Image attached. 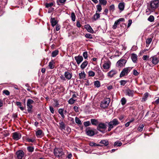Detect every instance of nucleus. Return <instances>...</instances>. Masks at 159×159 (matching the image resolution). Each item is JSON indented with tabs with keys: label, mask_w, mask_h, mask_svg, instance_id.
I'll return each instance as SVG.
<instances>
[{
	"label": "nucleus",
	"mask_w": 159,
	"mask_h": 159,
	"mask_svg": "<svg viewBox=\"0 0 159 159\" xmlns=\"http://www.w3.org/2000/svg\"><path fill=\"white\" fill-rule=\"evenodd\" d=\"M107 125L104 123H100L99 124L98 126L97 127L98 130L100 129H105L107 128Z\"/></svg>",
	"instance_id": "dca6fc26"
},
{
	"label": "nucleus",
	"mask_w": 159,
	"mask_h": 159,
	"mask_svg": "<svg viewBox=\"0 0 159 159\" xmlns=\"http://www.w3.org/2000/svg\"><path fill=\"white\" fill-rule=\"evenodd\" d=\"M117 73V71L116 70H112L107 73V76L110 78L113 77Z\"/></svg>",
	"instance_id": "9d476101"
},
{
	"label": "nucleus",
	"mask_w": 159,
	"mask_h": 159,
	"mask_svg": "<svg viewBox=\"0 0 159 159\" xmlns=\"http://www.w3.org/2000/svg\"><path fill=\"white\" fill-rule=\"evenodd\" d=\"M132 23V20H128V24L127 27L128 28L131 25Z\"/></svg>",
	"instance_id": "69168bd1"
},
{
	"label": "nucleus",
	"mask_w": 159,
	"mask_h": 159,
	"mask_svg": "<svg viewBox=\"0 0 159 159\" xmlns=\"http://www.w3.org/2000/svg\"><path fill=\"white\" fill-rule=\"evenodd\" d=\"M75 100H74L73 98H71L68 101V103L70 104H72L75 102Z\"/></svg>",
	"instance_id": "3c124183"
},
{
	"label": "nucleus",
	"mask_w": 159,
	"mask_h": 159,
	"mask_svg": "<svg viewBox=\"0 0 159 159\" xmlns=\"http://www.w3.org/2000/svg\"><path fill=\"white\" fill-rule=\"evenodd\" d=\"M73 109L75 112H79L78 107L77 106H75L73 107Z\"/></svg>",
	"instance_id": "680f3d73"
},
{
	"label": "nucleus",
	"mask_w": 159,
	"mask_h": 159,
	"mask_svg": "<svg viewBox=\"0 0 159 159\" xmlns=\"http://www.w3.org/2000/svg\"><path fill=\"white\" fill-rule=\"evenodd\" d=\"M99 2L100 4L104 6L106 5L107 3L106 0H100Z\"/></svg>",
	"instance_id": "4c0bfd02"
},
{
	"label": "nucleus",
	"mask_w": 159,
	"mask_h": 159,
	"mask_svg": "<svg viewBox=\"0 0 159 159\" xmlns=\"http://www.w3.org/2000/svg\"><path fill=\"white\" fill-rule=\"evenodd\" d=\"M36 135L38 138H41L43 136L42 131L41 130H37L35 133Z\"/></svg>",
	"instance_id": "393cba45"
},
{
	"label": "nucleus",
	"mask_w": 159,
	"mask_h": 159,
	"mask_svg": "<svg viewBox=\"0 0 159 159\" xmlns=\"http://www.w3.org/2000/svg\"><path fill=\"white\" fill-rule=\"evenodd\" d=\"M154 17L152 15L150 16L148 18V20L151 22H152L154 20Z\"/></svg>",
	"instance_id": "09e8293b"
},
{
	"label": "nucleus",
	"mask_w": 159,
	"mask_h": 159,
	"mask_svg": "<svg viewBox=\"0 0 159 159\" xmlns=\"http://www.w3.org/2000/svg\"><path fill=\"white\" fill-rule=\"evenodd\" d=\"M110 102V99L108 98H106L101 102L100 107L103 108H105L107 107Z\"/></svg>",
	"instance_id": "7ed1b4c3"
},
{
	"label": "nucleus",
	"mask_w": 159,
	"mask_h": 159,
	"mask_svg": "<svg viewBox=\"0 0 159 159\" xmlns=\"http://www.w3.org/2000/svg\"><path fill=\"white\" fill-rule=\"evenodd\" d=\"M119 124V122L118 121L117 119H114L109 122L108 125L113 126V127L114 126H116Z\"/></svg>",
	"instance_id": "1a4fd4ad"
},
{
	"label": "nucleus",
	"mask_w": 159,
	"mask_h": 159,
	"mask_svg": "<svg viewBox=\"0 0 159 159\" xmlns=\"http://www.w3.org/2000/svg\"><path fill=\"white\" fill-rule=\"evenodd\" d=\"M85 28L87 30V31L91 33H93L94 31L92 29L90 25H85Z\"/></svg>",
	"instance_id": "6ab92c4d"
},
{
	"label": "nucleus",
	"mask_w": 159,
	"mask_h": 159,
	"mask_svg": "<svg viewBox=\"0 0 159 159\" xmlns=\"http://www.w3.org/2000/svg\"><path fill=\"white\" fill-rule=\"evenodd\" d=\"M133 74L135 76H137L139 74V73L136 70H134Z\"/></svg>",
	"instance_id": "338daca9"
},
{
	"label": "nucleus",
	"mask_w": 159,
	"mask_h": 159,
	"mask_svg": "<svg viewBox=\"0 0 159 159\" xmlns=\"http://www.w3.org/2000/svg\"><path fill=\"white\" fill-rule=\"evenodd\" d=\"M85 37L87 38L92 39L93 38L92 35L90 34H87L85 35Z\"/></svg>",
	"instance_id": "864d4df0"
},
{
	"label": "nucleus",
	"mask_w": 159,
	"mask_h": 159,
	"mask_svg": "<svg viewBox=\"0 0 159 159\" xmlns=\"http://www.w3.org/2000/svg\"><path fill=\"white\" fill-rule=\"evenodd\" d=\"M27 150L29 152H32L34 150V148L32 146H29L27 148Z\"/></svg>",
	"instance_id": "c03bdc74"
},
{
	"label": "nucleus",
	"mask_w": 159,
	"mask_h": 159,
	"mask_svg": "<svg viewBox=\"0 0 159 159\" xmlns=\"http://www.w3.org/2000/svg\"><path fill=\"white\" fill-rule=\"evenodd\" d=\"M3 93L7 95H9L10 94V92L7 90H4L3 91Z\"/></svg>",
	"instance_id": "13d9d810"
},
{
	"label": "nucleus",
	"mask_w": 159,
	"mask_h": 159,
	"mask_svg": "<svg viewBox=\"0 0 159 159\" xmlns=\"http://www.w3.org/2000/svg\"><path fill=\"white\" fill-rule=\"evenodd\" d=\"M96 7L97 10L96 11H97V12H100L102 10V7L101 6L100 4H98L97 5Z\"/></svg>",
	"instance_id": "37998d69"
},
{
	"label": "nucleus",
	"mask_w": 159,
	"mask_h": 159,
	"mask_svg": "<svg viewBox=\"0 0 159 159\" xmlns=\"http://www.w3.org/2000/svg\"><path fill=\"white\" fill-rule=\"evenodd\" d=\"M75 121L76 123L79 125H81L82 124L81 120L77 117L75 118Z\"/></svg>",
	"instance_id": "f704fd0d"
},
{
	"label": "nucleus",
	"mask_w": 159,
	"mask_h": 159,
	"mask_svg": "<svg viewBox=\"0 0 159 159\" xmlns=\"http://www.w3.org/2000/svg\"><path fill=\"white\" fill-rule=\"evenodd\" d=\"M71 18L73 21H75V16L74 12L71 13Z\"/></svg>",
	"instance_id": "a19ab883"
},
{
	"label": "nucleus",
	"mask_w": 159,
	"mask_h": 159,
	"mask_svg": "<svg viewBox=\"0 0 159 159\" xmlns=\"http://www.w3.org/2000/svg\"><path fill=\"white\" fill-rule=\"evenodd\" d=\"M85 132L86 134L89 136H92L94 135V131L89 128L87 129Z\"/></svg>",
	"instance_id": "ddd939ff"
},
{
	"label": "nucleus",
	"mask_w": 159,
	"mask_h": 159,
	"mask_svg": "<svg viewBox=\"0 0 159 159\" xmlns=\"http://www.w3.org/2000/svg\"><path fill=\"white\" fill-rule=\"evenodd\" d=\"M54 4V3L53 2H52L49 3H46L45 4V7L46 8H51V7L53 6Z\"/></svg>",
	"instance_id": "473e14b6"
},
{
	"label": "nucleus",
	"mask_w": 159,
	"mask_h": 159,
	"mask_svg": "<svg viewBox=\"0 0 159 159\" xmlns=\"http://www.w3.org/2000/svg\"><path fill=\"white\" fill-rule=\"evenodd\" d=\"M89 145L91 147L101 146V145L99 144H97L94 142H90Z\"/></svg>",
	"instance_id": "72a5a7b5"
},
{
	"label": "nucleus",
	"mask_w": 159,
	"mask_h": 159,
	"mask_svg": "<svg viewBox=\"0 0 159 159\" xmlns=\"http://www.w3.org/2000/svg\"><path fill=\"white\" fill-rule=\"evenodd\" d=\"M159 3V2L157 0L152 1L150 3V7L153 10L158 7Z\"/></svg>",
	"instance_id": "423d86ee"
},
{
	"label": "nucleus",
	"mask_w": 159,
	"mask_h": 159,
	"mask_svg": "<svg viewBox=\"0 0 159 159\" xmlns=\"http://www.w3.org/2000/svg\"><path fill=\"white\" fill-rule=\"evenodd\" d=\"M34 101L30 99H28L27 102V111L29 113L32 112L33 106L32 104L34 103Z\"/></svg>",
	"instance_id": "20e7f679"
},
{
	"label": "nucleus",
	"mask_w": 159,
	"mask_h": 159,
	"mask_svg": "<svg viewBox=\"0 0 159 159\" xmlns=\"http://www.w3.org/2000/svg\"><path fill=\"white\" fill-rule=\"evenodd\" d=\"M79 75L80 79H84L85 78L86 74L84 71L79 73Z\"/></svg>",
	"instance_id": "c756f323"
},
{
	"label": "nucleus",
	"mask_w": 159,
	"mask_h": 159,
	"mask_svg": "<svg viewBox=\"0 0 159 159\" xmlns=\"http://www.w3.org/2000/svg\"><path fill=\"white\" fill-rule=\"evenodd\" d=\"M144 127V125L143 124L140 125L138 128V131H142L143 130Z\"/></svg>",
	"instance_id": "8fccbe9b"
},
{
	"label": "nucleus",
	"mask_w": 159,
	"mask_h": 159,
	"mask_svg": "<svg viewBox=\"0 0 159 159\" xmlns=\"http://www.w3.org/2000/svg\"><path fill=\"white\" fill-rule=\"evenodd\" d=\"M90 121L92 125H93L96 126L98 124V121L96 119H92L90 120Z\"/></svg>",
	"instance_id": "bb28decb"
},
{
	"label": "nucleus",
	"mask_w": 159,
	"mask_h": 159,
	"mask_svg": "<svg viewBox=\"0 0 159 159\" xmlns=\"http://www.w3.org/2000/svg\"><path fill=\"white\" fill-rule=\"evenodd\" d=\"M54 102H55V103L54 104V106L55 107H58L59 106L60 104L57 101L55 100L54 101Z\"/></svg>",
	"instance_id": "bf43d9fd"
},
{
	"label": "nucleus",
	"mask_w": 159,
	"mask_h": 159,
	"mask_svg": "<svg viewBox=\"0 0 159 159\" xmlns=\"http://www.w3.org/2000/svg\"><path fill=\"white\" fill-rule=\"evenodd\" d=\"M119 24V23L118 22L117 20H116L115 21V23L113 25V26L112 28L113 29H115L117 26V25Z\"/></svg>",
	"instance_id": "de8ad7c7"
},
{
	"label": "nucleus",
	"mask_w": 159,
	"mask_h": 159,
	"mask_svg": "<svg viewBox=\"0 0 159 159\" xmlns=\"http://www.w3.org/2000/svg\"><path fill=\"white\" fill-rule=\"evenodd\" d=\"M54 153L56 157H61L64 154L62 149L57 148L54 149Z\"/></svg>",
	"instance_id": "f03ea898"
},
{
	"label": "nucleus",
	"mask_w": 159,
	"mask_h": 159,
	"mask_svg": "<svg viewBox=\"0 0 159 159\" xmlns=\"http://www.w3.org/2000/svg\"><path fill=\"white\" fill-rule=\"evenodd\" d=\"M103 63L102 67L103 69L107 70H103V71L106 72L110 68L111 65V63L108 59L104 61Z\"/></svg>",
	"instance_id": "f257e3e1"
},
{
	"label": "nucleus",
	"mask_w": 159,
	"mask_h": 159,
	"mask_svg": "<svg viewBox=\"0 0 159 159\" xmlns=\"http://www.w3.org/2000/svg\"><path fill=\"white\" fill-rule=\"evenodd\" d=\"M75 59L78 65L82 62L83 60V57L80 55L75 57Z\"/></svg>",
	"instance_id": "f8f14e48"
},
{
	"label": "nucleus",
	"mask_w": 159,
	"mask_h": 159,
	"mask_svg": "<svg viewBox=\"0 0 159 159\" xmlns=\"http://www.w3.org/2000/svg\"><path fill=\"white\" fill-rule=\"evenodd\" d=\"M126 62V60L121 59L117 61V63L119 66L122 67L125 66Z\"/></svg>",
	"instance_id": "4468645a"
},
{
	"label": "nucleus",
	"mask_w": 159,
	"mask_h": 159,
	"mask_svg": "<svg viewBox=\"0 0 159 159\" xmlns=\"http://www.w3.org/2000/svg\"><path fill=\"white\" fill-rule=\"evenodd\" d=\"M49 109L51 113H52V114H53L54 113V109L51 106H50Z\"/></svg>",
	"instance_id": "052dcab7"
},
{
	"label": "nucleus",
	"mask_w": 159,
	"mask_h": 159,
	"mask_svg": "<svg viewBox=\"0 0 159 159\" xmlns=\"http://www.w3.org/2000/svg\"><path fill=\"white\" fill-rule=\"evenodd\" d=\"M27 141L28 142H34V139H30V138H27L26 139Z\"/></svg>",
	"instance_id": "e2e57ef3"
},
{
	"label": "nucleus",
	"mask_w": 159,
	"mask_h": 159,
	"mask_svg": "<svg viewBox=\"0 0 159 159\" xmlns=\"http://www.w3.org/2000/svg\"><path fill=\"white\" fill-rule=\"evenodd\" d=\"M55 62L54 61L52 60L49 63L48 66V67L51 69H53L55 67Z\"/></svg>",
	"instance_id": "5701e85b"
},
{
	"label": "nucleus",
	"mask_w": 159,
	"mask_h": 159,
	"mask_svg": "<svg viewBox=\"0 0 159 159\" xmlns=\"http://www.w3.org/2000/svg\"><path fill=\"white\" fill-rule=\"evenodd\" d=\"M127 80H121L120 81V84L121 86H124L125 85L127 82Z\"/></svg>",
	"instance_id": "49530a36"
},
{
	"label": "nucleus",
	"mask_w": 159,
	"mask_h": 159,
	"mask_svg": "<svg viewBox=\"0 0 159 159\" xmlns=\"http://www.w3.org/2000/svg\"><path fill=\"white\" fill-rule=\"evenodd\" d=\"M64 109L63 108H60L59 109L58 111L59 113L61 115L63 119H64L65 118V116L64 113Z\"/></svg>",
	"instance_id": "b1692460"
},
{
	"label": "nucleus",
	"mask_w": 159,
	"mask_h": 159,
	"mask_svg": "<svg viewBox=\"0 0 159 159\" xmlns=\"http://www.w3.org/2000/svg\"><path fill=\"white\" fill-rule=\"evenodd\" d=\"M131 58L134 63H136L137 60V56L136 54L132 53L131 55Z\"/></svg>",
	"instance_id": "a211bd4d"
},
{
	"label": "nucleus",
	"mask_w": 159,
	"mask_h": 159,
	"mask_svg": "<svg viewBox=\"0 0 159 159\" xmlns=\"http://www.w3.org/2000/svg\"><path fill=\"white\" fill-rule=\"evenodd\" d=\"M24 153L23 150H20L16 152L17 159H22L24 156Z\"/></svg>",
	"instance_id": "6e6552de"
},
{
	"label": "nucleus",
	"mask_w": 159,
	"mask_h": 159,
	"mask_svg": "<svg viewBox=\"0 0 159 159\" xmlns=\"http://www.w3.org/2000/svg\"><path fill=\"white\" fill-rule=\"evenodd\" d=\"M149 56L148 55H144L143 57V60H146L147 59H148L149 58Z\"/></svg>",
	"instance_id": "4d7b16f0"
},
{
	"label": "nucleus",
	"mask_w": 159,
	"mask_h": 159,
	"mask_svg": "<svg viewBox=\"0 0 159 159\" xmlns=\"http://www.w3.org/2000/svg\"><path fill=\"white\" fill-rule=\"evenodd\" d=\"M94 86L97 88H99L100 86V83L98 80H96L94 82Z\"/></svg>",
	"instance_id": "c9c22d12"
},
{
	"label": "nucleus",
	"mask_w": 159,
	"mask_h": 159,
	"mask_svg": "<svg viewBox=\"0 0 159 159\" xmlns=\"http://www.w3.org/2000/svg\"><path fill=\"white\" fill-rule=\"evenodd\" d=\"M117 20L118 21V22L120 23V22L124 21L125 20V19L124 18H120L118 19Z\"/></svg>",
	"instance_id": "774afa93"
},
{
	"label": "nucleus",
	"mask_w": 159,
	"mask_h": 159,
	"mask_svg": "<svg viewBox=\"0 0 159 159\" xmlns=\"http://www.w3.org/2000/svg\"><path fill=\"white\" fill-rule=\"evenodd\" d=\"M100 17V14L97 12V11H96V13L95 14L93 17V20L95 21L98 19H99Z\"/></svg>",
	"instance_id": "cd10ccee"
},
{
	"label": "nucleus",
	"mask_w": 159,
	"mask_h": 159,
	"mask_svg": "<svg viewBox=\"0 0 159 159\" xmlns=\"http://www.w3.org/2000/svg\"><path fill=\"white\" fill-rule=\"evenodd\" d=\"M115 10V6L114 4H112L110 6V10L113 11Z\"/></svg>",
	"instance_id": "6e6d98bb"
},
{
	"label": "nucleus",
	"mask_w": 159,
	"mask_h": 159,
	"mask_svg": "<svg viewBox=\"0 0 159 159\" xmlns=\"http://www.w3.org/2000/svg\"><path fill=\"white\" fill-rule=\"evenodd\" d=\"M122 144V143L119 141H116L114 143V146H116L117 147L120 146Z\"/></svg>",
	"instance_id": "a18cd8bd"
},
{
	"label": "nucleus",
	"mask_w": 159,
	"mask_h": 159,
	"mask_svg": "<svg viewBox=\"0 0 159 159\" xmlns=\"http://www.w3.org/2000/svg\"><path fill=\"white\" fill-rule=\"evenodd\" d=\"M121 104L122 105H125L126 102V100L125 98L123 97L121 100Z\"/></svg>",
	"instance_id": "ea45409f"
},
{
	"label": "nucleus",
	"mask_w": 159,
	"mask_h": 159,
	"mask_svg": "<svg viewBox=\"0 0 159 159\" xmlns=\"http://www.w3.org/2000/svg\"><path fill=\"white\" fill-rule=\"evenodd\" d=\"M84 125L85 127H87L90 125H91V123L89 121H87L84 122Z\"/></svg>",
	"instance_id": "5fc2aeb1"
},
{
	"label": "nucleus",
	"mask_w": 159,
	"mask_h": 159,
	"mask_svg": "<svg viewBox=\"0 0 159 159\" xmlns=\"http://www.w3.org/2000/svg\"><path fill=\"white\" fill-rule=\"evenodd\" d=\"M59 124L60 129L61 130L65 129V125L63 121L59 122Z\"/></svg>",
	"instance_id": "c85d7f7f"
},
{
	"label": "nucleus",
	"mask_w": 159,
	"mask_h": 159,
	"mask_svg": "<svg viewBox=\"0 0 159 159\" xmlns=\"http://www.w3.org/2000/svg\"><path fill=\"white\" fill-rule=\"evenodd\" d=\"M88 64V62L87 61H84L81 64L80 66L81 68L83 70L87 66Z\"/></svg>",
	"instance_id": "4be33fe9"
},
{
	"label": "nucleus",
	"mask_w": 159,
	"mask_h": 159,
	"mask_svg": "<svg viewBox=\"0 0 159 159\" xmlns=\"http://www.w3.org/2000/svg\"><path fill=\"white\" fill-rule=\"evenodd\" d=\"M100 69L99 67L98 66H97L94 67V70L96 71V72L98 71V70H100Z\"/></svg>",
	"instance_id": "0e129e2a"
},
{
	"label": "nucleus",
	"mask_w": 159,
	"mask_h": 159,
	"mask_svg": "<svg viewBox=\"0 0 159 159\" xmlns=\"http://www.w3.org/2000/svg\"><path fill=\"white\" fill-rule=\"evenodd\" d=\"M100 143L102 144L105 146H107L108 145L109 142L107 140H102L100 142Z\"/></svg>",
	"instance_id": "7c9ffc66"
},
{
	"label": "nucleus",
	"mask_w": 159,
	"mask_h": 159,
	"mask_svg": "<svg viewBox=\"0 0 159 159\" xmlns=\"http://www.w3.org/2000/svg\"><path fill=\"white\" fill-rule=\"evenodd\" d=\"M50 22L51 23L52 25L54 27L55 25H57V21L55 20V18H51L50 20Z\"/></svg>",
	"instance_id": "a878e982"
},
{
	"label": "nucleus",
	"mask_w": 159,
	"mask_h": 159,
	"mask_svg": "<svg viewBox=\"0 0 159 159\" xmlns=\"http://www.w3.org/2000/svg\"><path fill=\"white\" fill-rule=\"evenodd\" d=\"M149 60L152 62L153 65H156L159 62V58L156 56H154L150 58Z\"/></svg>",
	"instance_id": "0eeeda50"
},
{
	"label": "nucleus",
	"mask_w": 159,
	"mask_h": 159,
	"mask_svg": "<svg viewBox=\"0 0 159 159\" xmlns=\"http://www.w3.org/2000/svg\"><path fill=\"white\" fill-rule=\"evenodd\" d=\"M125 6V3L123 2H121L119 3L118 4V8L119 10L122 11L124 10Z\"/></svg>",
	"instance_id": "412c9836"
},
{
	"label": "nucleus",
	"mask_w": 159,
	"mask_h": 159,
	"mask_svg": "<svg viewBox=\"0 0 159 159\" xmlns=\"http://www.w3.org/2000/svg\"><path fill=\"white\" fill-rule=\"evenodd\" d=\"M64 75L66 78L68 80L70 79L72 76V74L68 71H66L65 72Z\"/></svg>",
	"instance_id": "f3484780"
},
{
	"label": "nucleus",
	"mask_w": 159,
	"mask_h": 159,
	"mask_svg": "<svg viewBox=\"0 0 159 159\" xmlns=\"http://www.w3.org/2000/svg\"><path fill=\"white\" fill-rule=\"evenodd\" d=\"M95 73L92 70H90L88 72V75L89 76L93 77L95 76Z\"/></svg>",
	"instance_id": "58836bf2"
},
{
	"label": "nucleus",
	"mask_w": 159,
	"mask_h": 159,
	"mask_svg": "<svg viewBox=\"0 0 159 159\" xmlns=\"http://www.w3.org/2000/svg\"><path fill=\"white\" fill-rule=\"evenodd\" d=\"M132 68L130 67H128L124 68L120 74V77H121L125 75H127L128 73L130 71Z\"/></svg>",
	"instance_id": "39448f33"
},
{
	"label": "nucleus",
	"mask_w": 159,
	"mask_h": 159,
	"mask_svg": "<svg viewBox=\"0 0 159 159\" xmlns=\"http://www.w3.org/2000/svg\"><path fill=\"white\" fill-rule=\"evenodd\" d=\"M152 41V39L151 38H148L146 40V46L148 47L149 44L151 43Z\"/></svg>",
	"instance_id": "2f4dec72"
},
{
	"label": "nucleus",
	"mask_w": 159,
	"mask_h": 159,
	"mask_svg": "<svg viewBox=\"0 0 159 159\" xmlns=\"http://www.w3.org/2000/svg\"><path fill=\"white\" fill-rule=\"evenodd\" d=\"M97 72L100 79L102 80L104 78V75L101 70H98Z\"/></svg>",
	"instance_id": "aec40b11"
},
{
	"label": "nucleus",
	"mask_w": 159,
	"mask_h": 159,
	"mask_svg": "<svg viewBox=\"0 0 159 159\" xmlns=\"http://www.w3.org/2000/svg\"><path fill=\"white\" fill-rule=\"evenodd\" d=\"M83 55L85 59H87L88 57V52L87 51L84 52L83 53Z\"/></svg>",
	"instance_id": "603ef678"
},
{
	"label": "nucleus",
	"mask_w": 159,
	"mask_h": 159,
	"mask_svg": "<svg viewBox=\"0 0 159 159\" xmlns=\"http://www.w3.org/2000/svg\"><path fill=\"white\" fill-rule=\"evenodd\" d=\"M134 91L128 88L125 90V94L129 97H133L134 95Z\"/></svg>",
	"instance_id": "2eb2a0df"
},
{
	"label": "nucleus",
	"mask_w": 159,
	"mask_h": 159,
	"mask_svg": "<svg viewBox=\"0 0 159 159\" xmlns=\"http://www.w3.org/2000/svg\"><path fill=\"white\" fill-rule=\"evenodd\" d=\"M58 53V51L56 50L53 51L52 53V56L54 57H56Z\"/></svg>",
	"instance_id": "79ce46f5"
},
{
	"label": "nucleus",
	"mask_w": 159,
	"mask_h": 159,
	"mask_svg": "<svg viewBox=\"0 0 159 159\" xmlns=\"http://www.w3.org/2000/svg\"><path fill=\"white\" fill-rule=\"evenodd\" d=\"M13 138L16 140H17L21 137V134L20 133L17 132H15L13 134Z\"/></svg>",
	"instance_id": "9b49d317"
},
{
	"label": "nucleus",
	"mask_w": 159,
	"mask_h": 159,
	"mask_svg": "<svg viewBox=\"0 0 159 159\" xmlns=\"http://www.w3.org/2000/svg\"><path fill=\"white\" fill-rule=\"evenodd\" d=\"M148 93H146L144 94V95L143 96V97L142 98V101L144 102L147 99V98L148 97Z\"/></svg>",
	"instance_id": "e433bc0d"
}]
</instances>
